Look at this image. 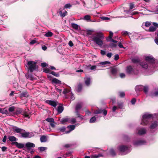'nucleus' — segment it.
<instances>
[{
	"instance_id": "603ef678",
	"label": "nucleus",
	"mask_w": 158,
	"mask_h": 158,
	"mask_svg": "<svg viewBox=\"0 0 158 158\" xmlns=\"http://www.w3.org/2000/svg\"><path fill=\"white\" fill-rule=\"evenodd\" d=\"M86 31L87 35H91L92 34V33L93 32V31L91 30H86Z\"/></svg>"
},
{
	"instance_id": "b1692460",
	"label": "nucleus",
	"mask_w": 158,
	"mask_h": 158,
	"mask_svg": "<svg viewBox=\"0 0 158 158\" xmlns=\"http://www.w3.org/2000/svg\"><path fill=\"white\" fill-rule=\"evenodd\" d=\"M146 133V130L144 128L141 129L138 131V133L139 135H144Z\"/></svg>"
},
{
	"instance_id": "a18cd8bd",
	"label": "nucleus",
	"mask_w": 158,
	"mask_h": 158,
	"mask_svg": "<svg viewBox=\"0 0 158 158\" xmlns=\"http://www.w3.org/2000/svg\"><path fill=\"white\" fill-rule=\"evenodd\" d=\"M67 127L68 128H70V130H71V131H72L75 128V126L74 125H70L68 126Z\"/></svg>"
},
{
	"instance_id": "aec40b11",
	"label": "nucleus",
	"mask_w": 158,
	"mask_h": 158,
	"mask_svg": "<svg viewBox=\"0 0 158 158\" xmlns=\"http://www.w3.org/2000/svg\"><path fill=\"white\" fill-rule=\"evenodd\" d=\"M75 114L76 115V118H79L80 119L82 120L83 119V116L81 115L79 113V111L78 110H75Z\"/></svg>"
},
{
	"instance_id": "2f4dec72",
	"label": "nucleus",
	"mask_w": 158,
	"mask_h": 158,
	"mask_svg": "<svg viewBox=\"0 0 158 158\" xmlns=\"http://www.w3.org/2000/svg\"><path fill=\"white\" fill-rule=\"evenodd\" d=\"M22 114L26 118H30L29 115L27 114V111L26 110H23V112L22 113Z\"/></svg>"
},
{
	"instance_id": "13d9d810",
	"label": "nucleus",
	"mask_w": 158,
	"mask_h": 158,
	"mask_svg": "<svg viewBox=\"0 0 158 158\" xmlns=\"http://www.w3.org/2000/svg\"><path fill=\"white\" fill-rule=\"evenodd\" d=\"M119 58V56L118 54H117L114 55V60H118Z\"/></svg>"
},
{
	"instance_id": "0e129e2a",
	"label": "nucleus",
	"mask_w": 158,
	"mask_h": 158,
	"mask_svg": "<svg viewBox=\"0 0 158 158\" xmlns=\"http://www.w3.org/2000/svg\"><path fill=\"white\" fill-rule=\"evenodd\" d=\"M69 92V91L67 89H64L63 92V93L64 94H67V93H68Z\"/></svg>"
},
{
	"instance_id": "72a5a7b5",
	"label": "nucleus",
	"mask_w": 158,
	"mask_h": 158,
	"mask_svg": "<svg viewBox=\"0 0 158 158\" xmlns=\"http://www.w3.org/2000/svg\"><path fill=\"white\" fill-rule=\"evenodd\" d=\"M71 26L75 30H78V28L79 26L78 25H77L75 23H71Z\"/></svg>"
},
{
	"instance_id": "a19ab883",
	"label": "nucleus",
	"mask_w": 158,
	"mask_h": 158,
	"mask_svg": "<svg viewBox=\"0 0 158 158\" xmlns=\"http://www.w3.org/2000/svg\"><path fill=\"white\" fill-rule=\"evenodd\" d=\"M118 107L120 109H122L123 106V103L122 102H118L117 103Z\"/></svg>"
},
{
	"instance_id": "0eeeda50",
	"label": "nucleus",
	"mask_w": 158,
	"mask_h": 158,
	"mask_svg": "<svg viewBox=\"0 0 158 158\" xmlns=\"http://www.w3.org/2000/svg\"><path fill=\"white\" fill-rule=\"evenodd\" d=\"M45 102L47 104H48L50 105L55 107L56 106L57 103V101L48 100L45 101Z\"/></svg>"
},
{
	"instance_id": "5701e85b",
	"label": "nucleus",
	"mask_w": 158,
	"mask_h": 158,
	"mask_svg": "<svg viewBox=\"0 0 158 158\" xmlns=\"http://www.w3.org/2000/svg\"><path fill=\"white\" fill-rule=\"evenodd\" d=\"M64 110V107L63 106H60L58 107L57 110L58 114H60Z\"/></svg>"
},
{
	"instance_id": "774afa93",
	"label": "nucleus",
	"mask_w": 158,
	"mask_h": 158,
	"mask_svg": "<svg viewBox=\"0 0 158 158\" xmlns=\"http://www.w3.org/2000/svg\"><path fill=\"white\" fill-rule=\"evenodd\" d=\"M153 25L154 26V27H156V29H157V28H158V23L155 22H154L153 23Z\"/></svg>"
},
{
	"instance_id": "6e6d98bb",
	"label": "nucleus",
	"mask_w": 158,
	"mask_h": 158,
	"mask_svg": "<svg viewBox=\"0 0 158 158\" xmlns=\"http://www.w3.org/2000/svg\"><path fill=\"white\" fill-rule=\"evenodd\" d=\"M109 36L108 37V39H110V40H111L112 39L113 36V33L111 31H110L109 32Z\"/></svg>"
},
{
	"instance_id": "20e7f679",
	"label": "nucleus",
	"mask_w": 158,
	"mask_h": 158,
	"mask_svg": "<svg viewBox=\"0 0 158 158\" xmlns=\"http://www.w3.org/2000/svg\"><path fill=\"white\" fill-rule=\"evenodd\" d=\"M126 72L129 75H137L138 73V70L132 68L131 65L127 67Z\"/></svg>"
},
{
	"instance_id": "423d86ee",
	"label": "nucleus",
	"mask_w": 158,
	"mask_h": 158,
	"mask_svg": "<svg viewBox=\"0 0 158 158\" xmlns=\"http://www.w3.org/2000/svg\"><path fill=\"white\" fill-rule=\"evenodd\" d=\"M117 148L120 152H124L128 150V147L127 145H121L119 146Z\"/></svg>"
},
{
	"instance_id": "39448f33",
	"label": "nucleus",
	"mask_w": 158,
	"mask_h": 158,
	"mask_svg": "<svg viewBox=\"0 0 158 158\" xmlns=\"http://www.w3.org/2000/svg\"><path fill=\"white\" fill-rule=\"evenodd\" d=\"M145 61L150 64H152V66L154 67L155 59L153 57L147 56L145 57Z\"/></svg>"
},
{
	"instance_id": "7ed1b4c3",
	"label": "nucleus",
	"mask_w": 158,
	"mask_h": 158,
	"mask_svg": "<svg viewBox=\"0 0 158 158\" xmlns=\"http://www.w3.org/2000/svg\"><path fill=\"white\" fill-rule=\"evenodd\" d=\"M141 125H145L149 123V121L153 118V114H145L142 117Z\"/></svg>"
},
{
	"instance_id": "dca6fc26",
	"label": "nucleus",
	"mask_w": 158,
	"mask_h": 158,
	"mask_svg": "<svg viewBox=\"0 0 158 158\" xmlns=\"http://www.w3.org/2000/svg\"><path fill=\"white\" fill-rule=\"evenodd\" d=\"M82 89V85L81 83H80L78 84L77 87H76V90L77 91V92L78 93L81 92V91Z\"/></svg>"
},
{
	"instance_id": "c9c22d12",
	"label": "nucleus",
	"mask_w": 158,
	"mask_h": 158,
	"mask_svg": "<svg viewBox=\"0 0 158 158\" xmlns=\"http://www.w3.org/2000/svg\"><path fill=\"white\" fill-rule=\"evenodd\" d=\"M67 13V11L65 10L63 13H62L61 11H60L59 12V14H60V15L62 17H64V16H65L66 15Z\"/></svg>"
},
{
	"instance_id": "7c9ffc66",
	"label": "nucleus",
	"mask_w": 158,
	"mask_h": 158,
	"mask_svg": "<svg viewBox=\"0 0 158 158\" xmlns=\"http://www.w3.org/2000/svg\"><path fill=\"white\" fill-rule=\"evenodd\" d=\"M69 120V119L68 118H63L61 120L60 122L62 123V124H64L65 123L68 122Z\"/></svg>"
},
{
	"instance_id": "37998d69",
	"label": "nucleus",
	"mask_w": 158,
	"mask_h": 158,
	"mask_svg": "<svg viewBox=\"0 0 158 158\" xmlns=\"http://www.w3.org/2000/svg\"><path fill=\"white\" fill-rule=\"evenodd\" d=\"M43 71L46 73H50L51 72L50 69L47 68H45L44 69Z\"/></svg>"
},
{
	"instance_id": "79ce46f5",
	"label": "nucleus",
	"mask_w": 158,
	"mask_h": 158,
	"mask_svg": "<svg viewBox=\"0 0 158 158\" xmlns=\"http://www.w3.org/2000/svg\"><path fill=\"white\" fill-rule=\"evenodd\" d=\"M50 73L56 77H59L60 76V74L59 73H56V72L53 71H52Z\"/></svg>"
},
{
	"instance_id": "a878e982",
	"label": "nucleus",
	"mask_w": 158,
	"mask_h": 158,
	"mask_svg": "<svg viewBox=\"0 0 158 158\" xmlns=\"http://www.w3.org/2000/svg\"><path fill=\"white\" fill-rule=\"evenodd\" d=\"M90 79L89 77H87L85 80V83L86 85L88 86L90 84Z\"/></svg>"
},
{
	"instance_id": "338daca9",
	"label": "nucleus",
	"mask_w": 158,
	"mask_h": 158,
	"mask_svg": "<svg viewBox=\"0 0 158 158\" xmlns=\"http://www.w3.org/2000/svg\"><path fill=\"white\" fill-rule=\"evenodd\" d=\"M36 42L35 40H32L30 43V44L31 45H33Z\"/></svg>"
},
{
	"instance_id": "4be33fe9",
	"label": "nucleus",
	"mask_w": 158,
	"mask_h": 158,
	"mask_svg": "<svg viewBox=\"0 0 158 158\" xmlns=\"http://www.w3.org/2000/svg\"><path fill=\"white\" fill-rule=\"evenodd\" d=\"M24 132V133L23 132L21 133V136L23 138H25L28 137L29 135V133L25 131Z\"/></svg>"
},
{
	"instance_id": "e2e57ef3",
	"label": "nucleus",
	"mask_w": 158,
	"mask_h": 158,
	"mask_svg": "<svg viewBox=\"0 0 158 158\" xmlns=\"http://www.w3.org/2000/svg\"><path fill=\"white\" fill-rule=\"evenodd\" d=\"M134 7V4L133 3H131L130 4V9H131Z\"/></svg>"
},
{
	"instance_id": "f3484780",
	"label": "nucleus",
	"mask_w": 158,
	"mask_h": 158,
	"mask_svg": "<svg viewBox=\"0 0 158 158\" xmlns=\"http://www.w3.org/2000/svg\"><path fill=\"white\" fill-rule=\"evenodd\" d=\"M23 112V110L21 108H18L15 111V114L17 115L22 114Z\"/></svg>"
},
{
	"instance_id": "6e6552de",
	"label": "nucleus",
	"mask_w": 158,
	"mask_h": 158,
	"mask_svg": "<svg viewBox=\"0 0 158 158\" xmlns=\"http://www.w3.org/2000/svg\"><path fill=\"white\" fill-rule=\"evenodd\" d=\"M11 144L12 145H15L17 148L19 149L22 148L24 147V144L22 143H19L17 142H12Z\"/></svg>"
},
{
	"instance_id": "f704fd0d",
	"label": "nucleus",
	"mask_w": 158,
	"mask_h": 158,
	"mask_svg": "<svg viewBox=\"0 0 158 158\" xmlns=\"http://www.w3.org/2000/svg\"><path fill=\"white\" fill-rule=\"evenodd\" d=\"M53 33L51 31H48L45 34V36L47 37H51L53 35Z\"/></svg>"
},
{
	"instance_id": "bb28decb",
	"label": "nucleus",
	"mask_w": 158,
	"mask_h": 158,
	"mask_svg": "<svg viewBox=\"0 0 158 158\" xmlns=\"http://www.w3.org/2000/svg\"><path fill=\"white\" fill-rule=\"evenodd\" d=\"M131 60L132 63L134 64L140 63V60L139 59L132 58Z\"/></svg>"
},
{
	"instance_id": "473e14b6",
	"label": "nucleus",
	"mask_w": 158,
	"mask_h": 158,
	"mask_svg": "<svg viewBox=\"0 0 158 158\" xmlns=\"http://www.w3.org/2000/svg\"><path fill=\"white\" fill-rule=\"evenodd\" d=\"M156 30V27H154V26H150L149 27L148 31L149 32H154Z\"/></svg>"
},
{
	"instance_id": "ea45409f",
	"label": "nucleus",
	"mask_w": 158,
	"mask_h": 158,
	"mask_svg": "<svg viewBox=\"0 0 158 158\" xmlns=\"http://www.w3.org/2000/svg\"><path fill=\"white\" fill-rule=\"evenodd\" d=\"M148 86H143V90L145 94H147L148 91Z\"/></svg>"
},
{
	"instance_id": "412c9836",
	"label": "nucleus",
	"mask_w": 158,
	"mask_h": 158,
	"mask_svg": "<svg viewBox=\"0 0 158 158\" xmlns=\"http://www.w3.org/2000/svg\"><path fill=\"white\" fill-rule=\"evenodd\" d=\"M82 103H77L75 107V110H79L82 108Z\"/></svg>"
},
{
	"instance_id": "2eb2a0df",
	"label": "nucleus",
	"mask_w": 158,
	"mask_h": 158,
	"mask_svg": "<svg viewBox=\"0 0 158 158\" xmlns=\"http://www.w3.org/2000/svg\"><path fill=\"white\" fill-rule=\"evenodd\" d=\"M158 126V123L157 121H154L153 123H152V124L150 125V128L151 129H154L156 128Z\"/></svg>"
},
{
	"instance_id": "8fccbe9b",
	"label": "nucleus",
	"mask_w": 158,
	"mask_h": 158,
	"mask_svg": "<svg viewBox=\"0 0 158 158\" xmlns=\"http://www.w3.org/2000/svg\"><path fill=\"white\" fill-rule=\"evenodd\" d=\"M15 107L14 106H12L8 108V110L10 112H12L15 110Z\"/></svg>"
},
{
	"instance_id": "4d7b16f0",
	"label": "nucleus",
	"mask_w": 158,
	"mask_h": 158,
	"mask_svg": "<svg viewBox=\"0 0 158 158\" xmlns=\"http://www.w3.org/2000/svg\"><path fill=\"white\" fill-rule=\"evenodd\" d=\"M145 23V26L146 27H149L151 25V23L149 22H146Z\"/></svg>"
},
{
	"instance_id": "3c124183",
	"label": "nucleus",
	"mask_w": 158,
	"mask_h": 158,
	"mask_svg": "<svg viewBox=\"0 0 158 158\" xmlns=\"http://www.w3.org/2000/svg\"><path fill=\"white\" fill-rule=\"evenodd\" d=\"M0 112L2 113V114H8V111L6 110L4 111L3 110L2 108H0Z\"/></svg>"
},
{
	"instance_id": "4468645a",
	"label": "nucleus",
	"mask_w": 158,
	"mask_h": 158,
	"mask_svg": "<svg viewBox=\"0 0 158 158\" xmlns=\"http://www.w3.org/2000/svg\"><path fill=\"white\" fill-rule=\"evenodd\" d=\"M14 131L16 133L21 134L22 132L25 131V130L21 128L16 127V128L14 130Z\"/></svg>"
},
{
	"instance_id": "f03ea898",
	"label": "nucleus",
	"mask_w": 158,
	"mask_h": 158,
	"mask_svg": "<svg viewBox=\"0 0 158 158\" xmlns=\"http://www.w3.org/2000/svg\"><path fill=\"white\" fill-rule=\"evenodd\" d=\"M37 62L34 61H31L27 62V63L28 67V69L31 72L34 71H38V66L36 65Z\"/></svg>"
},
{
	"instance_id": "9d476101",
	"label": "nucleus",
	"mask_w": 158,
	"mask_h": 158,
	"mask_svg": "<svg viewBox=\"0 0 158 158\" xmlns=\"http://www.w3.org/2000/svg\"><path fill=\"white\" fill-rule=\"evenodd\" d=\"M145 141L143 140H139L136 141H135L134 142V144L135 145L138 146L139 145H141L145 143Z\"/></svg>"
},
{
	"instance_id": "e433bc0d",
	"label": "nucleus",
	"mask_w": 158,
	"mask_h": 158,
	"mask_svg": "<svg viewBox=\"0 0 158 158\" xmlns=\"http://www.w3.org/2000/svg\"><path fill=\"white\" fill-rule=\"evenodd\" d=\"M100 64L102 65H104L106 64H111V63L108 61H105L101 62Z\"/></svg>"
},
{
	"instance_id": "ddd939ff",
	"label": "nucleus",
	"mask_w": 158,
	"mask_h": 158,
	"mask_svg": "<svg viewBox=\"0 0 158 158\" xmlns=\"http://www.w3.org/2000/svg\"><path fill=\"white\" fill-rule=\"evenodd\" d=\"M26 147L27 150H29L31 148H34L35 147V145L33 143L28 142L26 144Z\"/></svg>"
},
{
	"instance_id": "cd10ccee",
	"label": "nucleus",
	"mask_w": 158,
	"mask_h": 158,
	"mask_svg": "<svg viewBox=\"0 0 158 158\" xmlns=\"http://www.w3.org/2000/svg\"><path fill=\"white\" fill-rule=\"evenodd\" d=\"M52 83H55L56 84H60L61 83V81L58 79L56 78H53L52 80Z\"/></svg>"
},
{
	"instance_id": "bf43d9fd",
	"label": "nucleus",
	"mask_w": 158,
	"mask_h": 158,
	"mask_svg": "<svg viewBox=\"0 0 158 158\" xmlns=\"http://www.w3.org/2000/svg\"><path fill=\"white\" fill-rule=\"evenodd\" d=\"M71 146H72V145L71 144H66L64 145L63 147L66 148H70V147H71Z\"/></svg>"
},
{
	"instance_id": "f257e3e1",
	"label": "nucleus",
	"mask_w": 158,
	"mask_h": 158,
	"mask_svg": "<svg viewBox=\"0 0 158 158\" xmlns=\"http://www.w3.org/2000/svg\"><path fill=\"white\" fill-rule=\"evenodd\" d=\"M103 39L104 37L101 33H97L92 37L94 42L100 46L102 45V40Z\"/></svg>"
},
{
	"instance_id": "393cba45",
	"label": "nucleus",
	"mask_w": 158,
	"mask_h": 158,
	"mask_svg": "<svg viewBox=\"0 0 158 158\" xmlns=\"http://www.w3.org/2000/svg\"><path fill=\"white\" fill-rule=\"evenodd\" d=\"M21 96L27 98L29 96V94L27 91H23L22 92L21 94Z\"/></svg>"
},
{
	"instance_id": "052dcab7",
	"label": "nucleus",
	"mask_w": 158,
	"mask_h": 158,
	"mask_svg": "<svg viewBox=\"0 0 158 158\" xmlns=\"http://www.w3.org/2000/svg\"><path fill=\"white\" fill-rule=\"evenodd\" d=\"M136 102V99L135 98H133L131 101L132 104H134Z\"/></svg>"
},
{
	"instance_id": "6ab92c4d",
	"label": "nucleus",
	"mask_w": 158,
	"mask_h": 158,
	"mask_svg": "<svg viewBox=\"0 0 158 158\" xmlns=\"http://www.w3.org/2000/svg\"><path fill=\"white\" fill-rule=\"evenodd\" d=\"M143 86L141 85H139L136 86L135 89L136 91H141L143 90Z\"/></svg>"
},
{
	"instance_id": "c756f323",
	"label": "nucleus",
	"mask_w": 158,
	"mask_h": 158,
	"mask_svg": "<svg viewBox=\"0 0 158 158\" xmlns=\"http://www.w3.org/2000/svg\"><path fill=\"white\" fill-rule=\"evenodd\" d=\"M40 140L41 142H46L47 140V137L45 135H42L40 138Z\"/></svg>"
},
{
	"instance_id": "09e8293b",
	"label": "nucleus",
	"mask_w": 158,
	"mask_h": 158,
	"mask_svg": "<svg viewBox=\"0 0 158 158\" xmlns=\"http://www.w3.org/2000/svg\"><path fill=\"white\" fill-rule=\"evenodd\" d=\"M47 148L46 147H41L38 148V149L41 152H43L47 149Z\"/></svg>"
},
{
	"instance_id": "680f3d73",
	"label": "nucleus",
	"mask_w": 158,
	"mask_h": 158,
	"mask_svg": "<svg viewBox=\"0 0 158 158\" xmlns=\"http://www.w3.org/2000/svg\"><path fill=\"white\" fill-rule=\"evenodd\" d=\"M41 66L43 67L48 66V64L46 63H42L41 64Z\"/></svg>"
},
{
	"instance_id": "a211bd4d",
	"label": "nucleus",
	"mask_w": 158,
	"mask_h": 158,
	"mask_svg": "<svg viewBox=\"0 0 158 158\" xmlns=\"http://www.w3.org/2000/svg\"><path fill=\"white\" fill-rule=\"evenodd\" d=\"M8 139L10 141L13 142H16L18 139L15 136H9L8 137Z\"/></svg>"
},
{
	"instance_id": "69168bd1",
	"label": "nucleus",
	"mask_w": 158,
	"mask_h": 158,
	"mask_svg": "<svg viewBox=\"0 0 158 158\" xmlns=\"http://www.w3.org/2000/svg\"><path fill=\"white\" fill-rule=\"evenodd\" d=\"M118 46L120 48H125L121 42H119L118 43Z\"/></svg>"
},
{
	"instance_id": "1a4fd4ad",
	"label": "nucleus",
	"mask_w": 158,
	"mask_h": 158,
	"mask_svg": "<svg viewBox=\"0 0 158 158\" xmlns=\"http://www.w3.org/2000/svg\"><path fill=\"white\" fill-rule=\"evenodd\" d=\"M103 113V114L106 116L107 114V111L106 110L98 109L94 111V113L95 114H100Z\"/></svg>"
},
{
	"instance_id": "5fc2aeb1",
	"label": "nucleus",
	"mask_w": 158,
	"mask_h": 158,
	"mask_svg": "<svg viewBox=\"0 0 158 158\" xmlns=\"http://www.w3.org/2000/svg\"><path fill=\"white\" fill-rule=\"evenodd\" d=\"M84 19L87 20H90V16L89 15H85L84 17Z\"/></svg>"
},
{
	"instance_id": "58836bf2",
	"label": "nucleus",
	"mask_w": 158,
	"mask_h": 158,
	"mask_svg": "<svg viewBox=\"0 0 158 158\" xmlns=\"http://www.w3.org/2000/svg\"><path fill=\"white\" fill-rule=\"evenodd\" d=\"M151 96L153 98L154 97H156L158 96V91H156L154 93H152L151 94Z\"/></svg>"
},
{
	"instance_id": "9b49d317",
	"label": "nucleus",
	"mask_w": 158,
	"mask_h": 158,
	"mask_svg": "<svg viewBox=\"0 0 158 158\" xmlns=\"http://www.w3.org/2000/svg\"><path fill=\"white\" fill-rule=\"evenodd\" d=\"M119 70L117 68H113L111 69V74L114 76H116Z\"/></svg>"
},
{
	"instance_id": "c85d7f7f",
	"label": "nucleus",
	"mask_w": 158,
	"mask_h": 158,
	"mask_svg": "<svg viewBox=\"0 0 158 158\" xmlns=\"http://www.w3.org/2000/svg\"><path fill=\"white\" fill-rule=\"evenodd\" d=\"M109 153L110 154L113 156H114L116 155L115 151L113 148H111L110 150Z\"/></svg>"
},
{
	"instance_id": "de8ad7c7",
	"label": "nucleus",
	"mask_w": 158,
	"mask_h": 158,
	"mask_svg": "<svg viewBox=\"0 0 158 158\" xmlns=\"http://www.w3.org/2000/svg\"><path fill=\"white\" fill-rule=\"evenodd\" d=\"M96 120V118L95 116H93L89 120V122L91 123H93Z\"/></svg>"
},
{
	"instance_id": "4c0bfd02",
	"label": "nucleus",
	"mask_w": 158,
	"mask_h": 158,
	"mask_svg": "<svg viewBox=\"0 0 158 158\" xmlns=\"http://www.w3.org/2000/svg\"><path fill=\"white\" fill-rule=\"evenodd\" d=\"M46 120L48 122L51 123H54V120L52 118H46Z\"/></svg>"
},
{
	"instance_id": "864d4df0",
	"label": "nucleus",
	"mask_w": 158,
	"mask_h": 158,
	"mask_svg": "<svg viewBox=\"0 0 158 158\" xmlns=\"http://www.w3.org/2000/svg\"><path fill=\"white\" fill-rule=\"evenodd\" d=\"M119 96L121 98H123L125 96V94L124 92H119Z\"/></svg>"
},
{
	"instance_id": "49530a36",
	"label": "nucleus",
	"mask_w": 158,
	"mask_h": 158,
	"mask_svg": "<svg viewBox=\"0 0 158 158\" xmlns=\"http://www.w3.org/2000/svg\"><path fill=\"white\" fill-rule=\"evenodd\" d=\"M65 129L66 128L65 127H62L59 128L58 129V130L61 132H64L65 131Z\"/></svg>"
},
{
	"instance_id": "f8f14e48",
	"label": "nucleus",
	"mask_w": 158,
	"mask_h": 158,
	"mask_svg": "<svg viewBox=\"0 0 158 158\" xmlns=\"http://www.w3.org/2000/svg\"><path fill=\"white\" fill-rule=\"evenodd\" d=\"M139 64L142 68L144 69H146L148 67V65L145 61H143L142 62H140Z\"/></svg>"
},
{
	"instance_id": "c03bdc74",
	"label": "nucleus",
	"mask_w": 158,
	"mask_h": 158,
	"mask_svg": "<svg viewBox=\"0 0 158 158\" xmlns=\"http://www.w3.org/2000/svg\"><path fill=\"white\" fill-rule=\"evenodd\" d=\"M117 45L116 44L113 43H110L109 44V47L111 48H116Z\"/></svg>"
}]
</instances>
